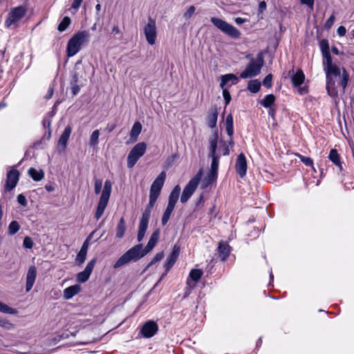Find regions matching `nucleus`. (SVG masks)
<instances>
[{
  "label": "nucleus",
  "mask_w": 354,
  "mask_h": 354,
  "mask_svg": "<svg viewBox=\"0 0 354 354\" xmlns=\"http://www.w3.org/2000/svg\"><path fill=\"white\" fill-rule=\"evenodd\" d=\"M203 170L201 169L187 184L180 196L182 203H186L193 195L201 180Z\"/></svg>",
  "instance_id": "0eeeda50"
},
{
  "label": "nucleus",
  "mask_w": 354,
  "mask_h": 354,
  "mask_svg": "<svg viewBox=\"0 0 354 354\" xmlns=\"http://www.w3.org/2000/svg\"><path fill=\"white\" fill-rule=\"evenodd\" d=\"M95 233V231L93 232L88 237L87 239H86V241H84V243H83L80 252H78V254H77V257H76V261L79 263V264H82L85 260H86V254H87V250H88V241L91 239L93 234Z\"/></svg>",
  "instance_id": "4be33fe9"
},
{
  "label": "nucleus",
  "mask_w": 354,
  "mask_h": 354,
  "mask_svg": "<svg viewBox=\"0 0 354 354\" xmlns=\"http://www.w3.org/2000/svg\"><path fill=\"white\" fill-rule=\"evenodd\" d=\"M289 75L291 76V82L295 87H299L305 80V75L301 69L297 70L295 73L294 68H292L289 71Z\"/></svg>",
  "instance_id": "6ab92c4d"
},
{
  "label": "nucleus",
  "mask_w": 354,
  "mask_h": 354,
  "mask_svg": "<svg viewBox=\"0 0 354 354\" xmlns=\"http://www.w3.org/2000/svg\"><path fill=\"white\" fill-rule=\"evenodd\" d=\"M33 241L29 236H26L23 241V245L24 248L31 249L33 247Z\"/></svg>",
  "instance_id": "5fc2aeb1"
},
{
  "label": "nucleus",
  "mask_w": 354,
  "mask_h": 354,
  "mask_svg": "<svg viewBox=\"0 0 354 354\" xmlns=\"http://www.w3.org/2000/svg\"><path fill=\"white\" fill-rule=\"evenodd\" d=\"M158 330V324L153 321L149 320L142 326L140 333L144 337L150 338L157 333Z\"/></svg>",
  "instance_id": "2eb2a0df"
},
{
  "label": "nucleus",
  "mask_w": 354,
  "mask_h": 354,
  "mask_svg": "<svg viewBox=\"0 0 354 354\" xmlns=\"http://www.w3.org/2000/svg\"><path fill=\"white\" fill-rule=\"evenodd\" d=\"M195 286L194 283H192L190 280H187V286L185 289L184 297H188Z\"/></svg>",
  "instance_id": "3c124183"
},
{
  "label": "nucleus",
  "mask_w": 354,
  "mask_h": 354,
  "mask_svg": "<svg viewBox=\"0 0 354 354\" xmlns=\"http://www.w3.org/2000/svg\"><path fill=\"white\" fill-rule=\"evenodd\" d=\"M158 199V197L149 195V201L148 205H147L145 211L143 212L139 226H138V236L137 239L138 242H140L142 241V239L145 237L146 231L148 228L149 221L151 216V209L154 206L156 201Z\"/></svg>",
  "instance_id": "7ed1b4c3"
},
{
  "label": "nucleus",
  "mask_w": 354,
  "mask_h": 354,
  "mask_svg": "<svg viewBox=\"0 0 354 354\" xmlns=\"http://www.w3.org/2000/svg\"><path fill=\"white\" fill-rule=\"evenodd\" d=\"M160 230L156 229L151 235L150 239L144 249L142 244L139 243L128 250L116 261L113 265V268L118 269L131 261H138L147 254L156 246L160 237Z\"/></svg>",
  "instance_id": "f257e3e1"
},
{
  "label": "nucleus",
  "mask_w": 354,
  "mask_h": 354,
  "mask_svg": "<svg viewBox=\"0 0 354 354\" xmlns=\"http://www.w3.org/2000/svg\"><path fill=\"white\" fill-rule=\"evenodd\" d=\"M28 174L35 181H39L44 177V173L42 170H37L32 167L28 169Z\"/></svg>",
  "instance_id": "473e14b6"
},
{
  "label": "nucleus",
  "mask_w": 354,
  "mask_h": 354,
  "mask_svg": "<svg viewBox=\"0 0 354 354\" xmlns=\"http://www.w3.org/2000/svg\"><path fill=\"white\" fill-rule=\"evenodd\" d=\"M217 176L218 174L209 171V172L207 174L204 179L203 180L201 188L204 189L207 188L216 180Z\"/></svg>",
  "instance_id": "c85d7f7f"
},
{
  "label": "nucleus",
  "mask_w": 354,
  "mask_h": 354,
  "mask_svg": "<svg viewBox=\"0 0 354 354\" xmlns=\"http://www.w3.org/2000/svg\"><path fill=\"white\" fill-rule=\"evenodd\" d=\"M219 145H220L219 152L223 156L230 155V148L229 147L228 143L225 140H221L219 141Z\"/></svg>",
  "instance_id": "ea45409f"
},
{
  "label": "nucleus",
  "mask_w": 354,
  "mask_h": 354,
  "mask_svg": "<svg viewBox=\"0 0 354 354\" xmlns=\"http://www.w3.org/2000/svg\"><path fill=\"white\" fill-rule=\"evenodd\" d=\"M89 34L86 30L78 32L68 41L66 53L68 57H73L81 49L82 46L88 40Z\"/></svg>",
  "instance_id": "f03ea898"
},
{
  "label": "nucleus",
  "mask_w": 354,
  "mask_h": 354,
  "mask_svg": "<svg viewBox=\"0 0 354 354\" xmlns=\"http://www.w3.org/2000/svg\"><path fill=\"white\" fill-rule=\"evenodd\" d=\"M71 131H72L71 127L70 125H67L65 127L62 134L61 135V136L59 137V140H58L57 147H58L59 151H63L65 150V149L67 146V142H68V140L71 136Z\"/></svg>",
  "instance_id": "a211bd4d"
},
{
  "label": "nucleus",
  "mask_w": 354,
  "mask_h": 354,
  "mask_svg": "<svg viewBox=\"0 0 354 354\" xmlns=\"http://www.w3.org/2000/svg\"><path fill=\"white\" fill-rule=\"evenodd\" d=\"M144 35L146 40L150 45L156 43L157 36V28L155 19L149 17L147 24L144 27Z\"/></svg>",
  "instance_id": "9b49d317"
},
{
  "label": "nucleus",
  "mask_w": 354,
  "mask_h": 354,
  "mask_svg": "<svg viewBox=\"0 0 354 354\" xmlns=\"http://www.w3.org/2000/svg\"><path fill=\"white\" fill-rule=\"evenodd\" d=\"M164 257V254L162 252L157 253L155 257L153 258V259L150 261V263L147 265V268L151 267L152 265L156 263L158 261H160Z\"/></svg>",
  "instance_id": "603ef678"
},
{
  "label": "nucleus",
  "mask_w": 354,
  "mask_h": 354,
  "mask_svg": "<svg viewBox=\"0 0 354 354\" xmlns=\"http://www.w3.org/2000/svg\"><path fill=\"white\" fill-rule=\"evenodd\" d=\"M274 95L272 94H269L264 97V98L261 102V104L265 108H269L274 104Z\"/></svg>",
  "instance_id": "4c0bfd02"
},
{
  "label": "nucleus",
  "mask_w": 354,
  "mask_h": 354,
  "mask_svg": "<svg viewBox=\"0 0 354 354\" xmlns=\"http://www.w3.org/2000/svg\"><path fill=\"white\" fill-rule=\"evenodd\" d=\"M235 169L241 178H243L247 173L248 165L245 155L241 153L236 158Z\"/></svg>",
  "instance_id": "f3484780"
},
{
  "label": "nucleus",
  "mask_w": 354,
  "mask_h": 354,
  "mask_svg": "<svg viewBox=\"0 0 354 354\" xmlns=\"http://www.w3.org/2000/svg\"><path fill=\"white\" fill-rule=\"evenodd\" d=\"M263 65V59L259 55L256 59H252L245 71L241 73L240 77L242 79L251 78L258 75Z\"/></svg>",
  "instance_id": "423d86ee"
},
{
  "label": "nucleus",
  "mask_w": 354,
  "mask_h": 354,
  "mask_svg": "<svg viewBox=\"0 0 354 354\" xmlns=\"http://www.w3.org/2000/svg\"><path fill=\"white\" fill-rule=\"evenodd\" d=\"M218 113L216 107H212L209 111L207 117V123L209 128L213 129L216 127L218 119Z\"/></svg>",
  "instance_id": "393cba45"
},
{
  "label": "nucleus",
  "mask_w": 354,
  "mask_h": 354,
  "mask_svg": "<svg viewBox=\"0 0 354 354\" xmlns=\"http://www.w3.org/2000/svg\"><path fill=\"white\" fill-rule=\"evenodd\" d=\"M125 231H126V223H125L124 218L123 217H122L120 219L119 223L117 225L116 234H115L116 237L119 238V239L122 238L124 235Z\"/></svg>",
  "instance_id": "72a5a7b5"
},
{
  "label": "nucleus",
  "mask_w": 354,
  "mask_h": 354,
  "mask_svg": "<svg viewBox=\"0 0 354 354\" xmlns=\"http://www.w3.org/2000/svg\"><path fill=\"white\" fill-rule=\"evenodd\" d=\"M337 33L339 37H344L346 33V28L343 26H340L337 30Z\"/></svg>",
  "instance_id": "0e129e2a"
},
{
  "label": "nucleus",
  "mask_w": 354,
  "mask_h": 354,
  "mask_svg": "<svg viewBox=\"0 0 354 354\" xmlns=\"http://www.w3.org/2000/svg\"><path fill=\"white\" fill-rule=\"evenodd\" d=\"M82 2V0H73L71 9L74 10V13L79 9Z\"/></svg>",
  "instance_id": "052dcab7"
},
{
  "label": "nucleus",
  "mask_w": 354,
  "mask_h": 354,
  "mask_svg": "<svg viewBox=\"0 0 354 354\" xmlns=\"http://www.w3.org/2000/svg\"><path fill=\"white\" fill-rule=\"evenodd\" d=\"M261 87V82L257 80H250L248 84V89L252 93H257Z\"/></svg>",
  "instance_id": "c9c22d12"
},
{
  "label": "nucleus",
  "mask_w": 354,
  "mask_h": 354,
  "mask_svg": "<svg viewBox=\"0 0 354 354\" xmlns=\"http://www.w3.org/2000/svg\"><path fill=\"white\" fill-rule=\"evenodd\" d=\"M116 127V124L115 123H109L106 127V130L109 132V133H111L112 132Z\"/></svg>",
  "instance_id": "69168bd1"
},
{
  "label": "nucleus",
  "mask_w": 354,
  "mask_h": 354,
  "mask_svg": "<svg viewBox=\"0 0 354 354\" xmlns=\"http://www.w3.org/2000/svg\"><path fill=\"white\" fill-rule=\"evenodd\" d=\"M259 8L261 10H263L266 8V3L265 1H261L259 3Z\"/></svg>",
  "instance_id": "774afa93"
},
{
  "label": "nucleus",
  "mask_w": 354,
  "mask_h": 354,
  "mask_svg": "<svg viewBox=\"0 0 354 354\" xmlns=\"http://www.w3.org/2000/svg\"><path fill=\"white\" fill-rule=\"evenodd\" d=\"M211 22L223 32L232 38L236 39L241 35L240 31L236 28L221 19L212 17Z\"/></svg>",
  "instance_id": "6e6552de"
},
{
  "label": "nucleus",
  "mask_w": 354,
  "mask_h": 354,
  "mask_svg": "<svg viewBox=\"0 0 354 354\" xmlns=\"http://www.w3.org/2000/svg\"><path fill=\"white\" fill-rule=\"evenodd\" d=\"M180 247L178 244H175L173 247L172 252L167 257V260L164 264V268L165 269V274H164L162 277L167 274V272L173 267L174 263H176L178 257L180 254Z\"/></svg>",
  "instance_id": "4468645a"
},
{
  "label": "nucleus",
  "mask_w": 354,
  "mask_h": 354,
  "mask_svg": "<svg viewBox=\"0 0 354 354\" xmlns=\"http://www.w3.org/2000/svg\"><path fill=\"white\" fill-rule=\"evenodd\" d=\"M102 180L97 179L95 182V193L96 194H100L102 189Z\"/></svg>",
  "instance_id": "4d7b16f0"
},
{
  "label": "nucleus",
  "mask_w": 354,
  "mask_h": 354,
  "mask_svg": "<svg viewBox=\"0 0 354 354\" xmlns=\"http://www.w3.org/2000/svg\"><path fill=\"white\" fill-rule=\"evenodd\" d=\"M36 277H37L36 267L35 266H30L28 268L27 274H26V291L27 292H29L32 289V288L35 282Z\"/></svg>",
  "instance_id": "aec40b11"
},
{
  "label": "nucleus",
  "mask_w": 354,
  "mask_h": 354,
  "mask_svg": "<svg viewBox=\"0 0 354 354\" xmlns=\"http://www.w3.org/2000/svg\"><path fill=\"white\" fill-rule=\"evenodd\" d=\"M272 75L268 74L265 77L263 80V85L266 88H270L272 86Z\"/></svg>",
  "instance_id": "864d4df0"
},
{
  "label": "nucleus",
  "mask_w": 354,
  "mask_h": 354,
  "mask_svg": "<svg viewBox=\"0 0 354 354\" xmlns=\"http://www.w3.org/2000/svg\"><path fill=\"white\" fill-rule=\"evenodd\" d=\"M349 80V74L348 72L344 68L342 74V80L339 82L340 85L342 86L343 89H344L348 82Z\"/></svg>",
  "instance_id": "de8ad7c7"
},
{
  "label": "nucleus",
  "mask_w": 354,
  "mask_h": 354,
  "mask_svg": "<svg viewBox=\"0 0 354 354\" xmlns=\"http://www.w3.org/2000/svg\"><path fill=\"white\" fill-rule=\"evenodd\" d=\"M17 202L23 206H26L28 203L26 196L22 194L17 196Z\"/></svg>",
  "instance_id": "bf43d9fd"
},
{
  "label": "nucleus",
  "mask_w": 354,
  "mask_h": 354,
  "mask_svg": "<svg viewBox=\"0 0 354 354\" xmlns=\"http://www.w3.org/2000/svg\"><path fill=\"white\" fill-rule=\"evenodd\" d=\"M195 7L194 6H190L184 14L185 19H189L195 12Z\"/></svg>",
  "instance_id": "13d9d810"
},
{
  "label": "nucleus",
  "mask_w": 354,
  "mask_h": 354,
  "mask_svg": "<svg viewBox=\"0 0 354 354\" xmlns=\"http://www.w3.org/2000/svg\"><path fill=\"white\" fill-rule=\"evenodd\" d=\"M141 130H142V124H140V122H136L133 124V125L131 128V132H130L131 139L133 142L137 140V138H138L139 134L140 133Z\"/></svg>",
  "instance_id": "c756f323"
},
{
  "label": "nucleus",
  "mask_w": 354,
  "mask_h": 354,
  "mask_svg": "<svg viewBox=\"0 0 354 354\" xmlns=\"http://www.w3.org/2000/svg\"><path fill=\"white\" fill-rule=\"evenodd\" d=\"M230 82H232V84H236L238 83L239 79L236 75L232 73L223 75L221 77L220 86L223 88Z\"/></svg>",
  "instance_id": "bb28decb"
},
{
  "label": "nucleus",
  "mask_w": 354,
  "mask_h": 354,
  "mask_svg": "<svg viewBox=\"0 0 354 354\" xmlns=\"http://www.w3.org/2000/svg\"><path fill=\"white\" fill-rule=\"evenodd\" d=\"M26 12L27 9L23 6H19L11 9L5 21L6 26L8 28L17 24L25 16Z\"/></svg>",
  "instance_id": "9d476101"
},
{
  "label": "nucleus",
  "mask_w": 354,
  "mask_h": 354,
  "mask_svg": "<svg viewBox=\"0 0 354 354\" xmlns=\"http://www.w3.org/2000/svg\"><path fill=\"white\" fill-rule=\"evenodd\" d=\"M0 327L3 328L6 330H12L15 328L13 324L10 322L9 320L5 318L0 317Z\"/></svg>",
  "instance_id": "a18cd8bd"
},
{
  "label": "nucleus",
  "mask_w": 354,
  "mask_h": 354,
  "mask_svg": "<svg viewBox=\"0 0 354 354\" xmlns=\"http://www.w3.org/2000/svg\"><path fill=\"white\" fill-rule=\"evenodd\" d=\"M180 190H181L180 187L178 185H176L174 187V189H172V191L171 192V193L169 196L168 204H167L168 207H170L174 209L175 205L179 198Z\"/></svg>",
  "instance_id": "b1692460"
},
{
  "label": "nucleus",
  "mask_w": 354,
  "mask_h": 354,
  "mask_svg": "<svg viewBox=\"0 0 354 354\" xmlns=\"http://www.w3.org/2000/svg\"><path fill=\"white\" fill-rule=\"evenodd\" d=\"M231 252V247L227 242L221 241L218 247V257L222 261H225Z\"/></svg>",
  "instance_id": "5701e85b"
},
{
  "label": "nucleus",
  "mask_w": 354,
  "mask_h": 354,
  "mask_svg": "<svg viewBox=\"0 0 354 354\" xmlns=\"http://www.w3.org/2000/svg\"><path fill=\"white\" fill-rule=\"evenodd\" d=\"M296 156L299 158L301 162H302L305 165L313 167V160L311 158L304 156L301 154H296Z\"/></svg>",
  "instance_id": "49530a36"
},
{
  "label": "nucleus",
  "mask_w": 354,
  "mask_h": 354,
  "mask_svg": "<svg viewBox=\"0 0 354 354\" xmlns=\"http://www.w3.org/2000/svg\"><path fill=\"white\" fill-rule=\"evenodd\" d=\"M50 123H51V121L49 118H45L44 120H43V125L45 128H48L50 129Z\"/></svg>",
  "instance_id": "338daca9"
},
{
  "label": "nucleus",
  "mask_w": 354,
  "mask_h": 354,
  "mask_svg": "<svg viewBox=\"0 0 354 354\" xmlns=\"http://www.w3.org/2000/svg\"><path fill=\"white\" fill-rule=\"evenodd\" d=\"M70 86L73 95H77L83 86V84L80 80V75L77 72L73 73Z\"/></svg>",
  "instance_id": "412c9836"
},
{
  "label": "nucleus",
  "mask_w": 354,
  "mask_h": 354,
  "mask_svg": "<svg viewBox=\"0 0 354 354\" xmlns=\"http://www.w3.org/2000/svg\"><path fill=\"white\" fill-rule=\"evenodd\" d=\"M112 189V183L109 180H106L104 183V189L102 192L99 202L97 203V209L95 214L96 220H99L102 216L105 208L107 206Z\"/></svg>",
  "instance_id": "39448f33"
},
{
  "label": "nucleus",
  "mask_w": 354,
  "mask_h": 354,
  "mask_svg": "<svg viewBox=\"0 0 354 354\" xmlns=\"http://www.w3.org/2000/svg\"><path fill=\"white\" fill-rule=\"evenodd\" d=\"M328 158L330 161H332L335 165L341 168V163L339 160V156L336 149H331L329 153Z\"/></svg>",
  "instance_id": "58836bf2"
},
{
  "label": "nucleus",
  "mask_w": 354,
  "mask_h": 354,
  "mask_svg": "<svg viewBox=\"0 0 354 354\" xmlns=\"http://www.w3.org/2000/svg\"><path fill=\"white\" fill-rule=\"evenodd\" d=\"M71 20L68 17H64L59 24L57 29L59 32H64L71 24Z\"/></svg>",
  "instance_id": "37998d69"
},
{
  "label": "nucleus",
  "mask_w": 354,
  "mask_h": 354,
  "mask_svg": "<svg viewBox=\"0 0 354 354\" xmlns=\"http://www.w3.org/2000/svg\"><path fill=\"white\" fill-rule=\"evenodd\" d=\"M147 149L145 142H139L136 144L129 151L127 156V167L132 168L138 160L145 154Z\"/></svg>",
  "instance_id": "1a4fd4ad"
},
{
  "label": "nucleus",
  "mask_w": 354,
  "mask_h": 354,
  "mask_svg": "<svg viewBox=\"0 0 354 354\" xmlns=\"http://www.w3.org/2000/svg\"><path fill=\"white\" fill-rule=\"evenodd\" d=\"M218 131H216L209 138V154L208 157L212 158L210 171L218 174L220 154L216 151L218 147Z\"/></svg>",
  "instance_id": "20e7f679"
},
{
  "label": "nucleus",
  "mask_w": 354,
  "mask_h": 354,
  "mask_svg": "<svg viewBox=\"0 0 354 354\" xmlns=\"http://www.w3.org/2000/svg\"><path fill=\"white\" fill-rule=\"evenodd\" d=\"M0 312L10 315H15L17 313L15 308H11L1 301H0Z\"/></svg>",
  "instance_id": "a19ab883"
},
{
  "label": "nucleus",
  "mask_w": 354,
  "mask_h": 354,
  "mask_svg": "<svg viewBox=\"0 0 354 354\" xmlns=\"http://www.w3.org/2000/svg\"><path fill=\"white\" fill-rule=\"evenodd\" d=\"M320 50L322 55L330 53L328 42L326 39H322L320 42Z\"/></svg>",
  "instance_id": "09e8293b"
},
{
  "label": "nucleus",
  "mask_w": 354,
  "mask_h": 354,
  "mask_svg": "<svg viewBox=\"0 0 354 354\" xmlns=\"http://www.w3.org/2000/svg\"><path fill=\"white\" fill-rule=\"evenodd\" d=\"M81 290L79 285L71 286L64 290L63 296L66 299H70L75 295L78 294Z\"/></svg>",
  "instance_id": "a878e982"
},
{
  "label": "nucleus",
  "mask_w": 354,
  "mask_h": 354,
  "mask_svg": "<svg viewBox=\"0 0 354 354\" xmlns=\"http://www.w3.org/2000/svg\"><path fill=\"white\" fill-rule=\"evenodd\" d=\"M225 125L227 134L230 137H232L234 134V122L232 114H229L227 115Z\"/></svg>",
  "instance_id": "7c9ffc66"
},
{
  "label": "nucleus",
  "mask_w": 354,
  "mask_h": 354,
  "mask_svg": "<svg viewBox=\"0 0 354 354\" xmlns=\"http://www.w3.org/2000/svg\"><path fill=\"white\" fill-rule=\"evenodd\" d=\"M100 131L96 129L92 132L89 138V145L95 147L99 143Z\"/></svg>",
  "instance_id": "e433bc0d"
},
{
  "label": "nucleus",
  "mask_w": 354,
  "mask_h": 354,
  "mask_svg": "<svg viewBox=\"0 0 354 354\" xmlns=\"http://www.w3.org/2000/svg\"><path fill=\"white\" fill-rule=\"evenodd\" d=\"M165 178L166 172L163 171L157 176V178L152 183L150 187L149 195L158 198L161 189L163 187Z\"/></svg>",
  "instance_id": "f8f14e48"
},
{
  "label": "nucleus",
  "mask_w": 354,
  "mask_h": 354,
  "mask_svg": "<svg viewBox=\"0 0 354 354\" xmlns=\"http://www.w3.org/2000/svg\"><path fill=\"white\" fill-rule=\"evenodd\" d=\"M301 4L306 5L310 8H313L315 0H300Z\"/></svg>",
  "instance_id": "e2e57ef3"
},
{
  "label": "nucleus",
  "mask_w": 354,
  "mask_h": 354,
  "mask_svg": "<svg viewBox=\"0 0 354 354\" xmlns=\"http://www.w3.org/2000/svg\"><path fill=\"white\" fill-rule=\"evenodd\" d=\"M324 71L326 74V77H331V75L337 77L341 74L340 68L335 64L328 66L324 69Z\"/></svg>",
  "instance_id": "f704fd0d"
},
{
  "label": "nucleus",
  "mask_w": 354,
  "mask_h": 354,
  "mask_svg": "<svg viewBox=\"0 0 354 354\" xmlns=\"http://www.w3.org/2000/svg\"><path fill=\"white\" fill-rule=\"evenodd\" d=\"M19 178V172L17 169H11L7 174L4 189L6 192L11 191L17 185Z\"/></svg>",
  "instance_id": "ddd939ff"
},
{
  "label": "nucleus",
  "mask_w": 354,
  "mask_h": 354,
  "mask_svg": "<svg viewBox=\"0 0 354 354\" xmlns=\"http://www.w3.org/2000/svg\"><path fill=\"white\" fill-rule=\"evenodd\" d=\"M174 209V208L167 206L166 209L165 210L164 214L162 217V225H165L167 223Z\"/></svg>",
  "instance_id": "c03bdc74"
},
{
  "label": "nucleus",
  "mask_w": 354,
  "mask_h": 354,
  "mask_svg": "<svg viewBox=\"0 0 354 354\" xmlns=\"http://www.w3.org/2000/svg\"><path fill=\"white\" fill-rule=\"evenodd\" d=\"M20 229V225L17 221H12L8 225V234L10 235L15 234Z\"/></svg>",
  "instance_id": "79ce46f5"
},
{
  "label": "nucleus",
  "mask_w": 354,
  "mask_h": 354,
  "mask_svg": "<svg viewBox=\"0 0 354 354\" xmlns=\"http://www.w3.org/2000/svg\"><path fill=\"white\" fill-rule=\"evenodd\" d=\"M97 259L95 258L91 260L86 265L84 270L79 272L77 275V281L80 283L86 282L90 277L96 263Z\"/></svg>",
  "instance_id": "dca6fc26"
},
{
  "label": "nucleus",
  "mask_w": 354,
  "mask_h": 354,
  "mask_svg": "<svg viewBox=\"0 0 354 354\" xmlns=\"http://www.w3.org/2000/svg\"><path fill=\"white\" fill-rule=\"evenodd\" d=\"M323 55V64H324V70L329 66H331L333 64L332 57L330 56V53L327 54L322 55Z\"/></svg>",
  "instance_id": "8fccbe9b"
},
{
  "label": "nucleus",
  "mask_w": 354,
  "mask_h": 354,
  "mask_svg": "<svg viewBox=\"0 0 354 354\" xmlns=\"http://www.w3.org/2000/svg\"><path fill=\"white\" fill-rule=\"evenodd\" d=\"M223 96L225 102V104L227 105L231 100L230 93L227 88L223 87Z\"/></svg>",
  "instance_id": "6e6d98bb"
},
{
  "label": "nucleus",
  "mask_w": 354,
  "mask_h": 354,
  "mask_svg": "<svg viewBox=\"0 0 354 354\" xmlns=\"http://www.w3.org/2000/svg\"><path fill=\"white\" fill-rule=\"evenodd\" d=\"M326 90L328 94L332 97H335L338 95L335 87V82L331 77H326Z\"/></svg>",
  "instance_id": "cd10ccee"
},
{
  "label": "nucleus",
  "mask_w": 354,
  "mask_h": 354,
  "mask_svg": "<svg viewBox=\"0 0 354 354\" xmlns=\"http://www.w3.org/2000/svg\"><path fill=\"white\" fill-rule=\"evenodd\" d=\"M335 16L334 15H331L328 19L327 21H326L325 23V28H327V29H329L331 28V26H333V24H334V21H335Z\"/></svg>",
  "instance_id": "680f3d73"
},
{
  "label": "nucleus",
  "mask_w": 354,
  "mask_h": 354,
  "mask_svg": "<svg viewBox=\"0 0 354 354\" xmlns=\"http://www.w3.org/2000/svg\"><path fill=\"white\" fill-rule=\"evenodd\" d=\"M203 275V271L199 269H192L189 274L187 280H190L192 283H196L200 280Z\"/></svg>",
  "instance_id": "2f4dec72"
}]
</instances>
